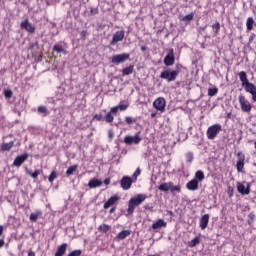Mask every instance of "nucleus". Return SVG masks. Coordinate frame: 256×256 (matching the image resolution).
Wrapping results in <instances>:
<instances>
[{"mask_svg": "<svg viewBox=\"0 0 256 256\" xmlns=\"http://www.w3.org/2000/svg\"><path fill=\"white\" fill-rule=\"evenodd\" d=\"M177 75H179V71L171 69L165 70L160 74V79H166L168 83H171V81H175L177 79Z\"/></svg>", "mask_w": 256, "mask_h": 256, "instance_id": "obj_1", "label": "nucleus"}, {"mask_svg": "<svg viewBox=\"0 0 256 256\" xmlns=\"http://www.w3.org/2000/svg\"><path fill=\"white\" fill-rule=\"evenodd\" d=\"M220 131H223L221 124H214V125L210 126L207 130L208 139H215V137H217V135H219Z\"/></svg>", "mask_w": 256, "mask_h": 256, "instance_id": "obj_2", "label": "nucleus"}, {"mask_svg": "<svg viewBox=\"0 0 256 256\" xmlns=\"http://www.w3.org/2000/svg\"><path fill=\"white\" fill-rule=\"evenodd\" d=\"M164 64L166 65V67H171V65L175 64V53L173 49H170L168 51V54L164 58Z\"/></svg>", "mask_w": 256, "mask_h": 256, "instance_id": "obj_3", "label": "nucleus"}, {"mask_svg": "<svg viewBox=\"0 0 256 256\" xmlns=\"http://www.w3.org/2000/svg\"><path fill=\"white\" fill-rule=\"evenodd\" d=\"M239 103L244 113H251V103H249L244 96H239Z\"/></svg>", "mask_w": 256, "mask_h": 256, "instance_id": "obj_4", "label": "nucleus"}, {"mask_svg": "<svg viewBox=\"0 0 256 256\" xmlns=\"http://www.w3.org/2000/svg\"><path fill=\"white\" fill-rule=\"evenodd\" d=\"M124 143L126 145H133V143L135 145H139V143H141V138L139 137V133H137L135 136H126L124 138Z\"/></svg>", "mask_w": 256, "mask_h": 256, "instance_id": "obj_5", "label": "nucleus"}, {"mask_svg": "<svg viewBox=\"0 0 256 256\" xmlns=\"http://www.w3.org/2000/svg\"><path fill=\"white\" fill-rule=\"evenodd\" d=\"M27 159H29V154L27 153L17 156L14 160L13 166L21 167L27 161Z\"/></svg>", "mask_w": 256, "mask_h": 256, "instance_id": "obj_6", "label": "nucleus"}, {"mask_svg": "<svg viewBox=\"0 0 256 256\" xmlns=\"http://www.w3.org/2000/svg\"><path fill=\"white\" fill-rule=\"evenodd\" d=\"M120 185L124 191H127V189H131V185H133V179L129 176H124L121 181Z\"/></svg>", "mask_w": 256, "mask_h": 256, "instance_id": "obj_7", "label": "nucleus"}, {"mask_svg": "<svg viewBox=\"0 0 256 256\" xmlns=\"http://www.w3.org/2000/svg\"><path fill=\"white\" fill-rule=\"evenodd\" d=\"M145 199H147V196L145 194H139L137 195V197L131 198L129 202H130V205H134V207H137L141 205V203L145 201Z\"/></svg>", "mask_w": 256, "mask_h": 256, "instance_id": "obj_8", "label": "nucleus"}, {"mask_svg": "<svg viewBox=\"0 0 256 256\" xmlns=\"http://www.w3.org/2000/svg\"><path fill=\"white\" fill-rule=\"evenodd\" d=\"M237 157V171L241 173V171H243V167H245V155L241 152H238Z\"/></svg>", "mask_w": 256, "mask_h": 256, "instance_id": "obj_9", "label": "nucleus"}, {"mask_svg": "<svg viewBox=\"0 0 256 256\" xmlns=\"http://www.w3.org/2000/svg\"><path fill=\"white\" fill-rule=\"evenodd\" d=\"M129 59V54H118L112 57V63H124V61H127Z\"/></svg>", "mask_w": 256, "mask_h": 256, "instance_id": "obj_10", "label": "nucleus"}, {"mask_svg": "<svg viewBox=\"0 0 256 256\" xmlns=\"http://www.w3.org/2000/svg\"><path fill=\"white\" fill-rule=\"evenodd\" d=\"M155 109L157 111H165V99L164 98H158L153 103Z\"/></svg>", "mask_w": 256, "mask_h": 256, "instance_id": "obj_11", "label": "nucleus"}, {"mask_svg": "<svg viewBox=\"0 0 256 256\" xmlns=\"http://www.w3.org/2000/svg\"><path fill=\"white\" fill-rule=\"evenodd\" d=\"M240 81L242 82L243 87L245 89L247 88L248 85H253V83L249 82V79H247V73L245 71H241L239 73Z\"/></svg>", "mask_w": 256, "mask_h": 256, "instance_id": "obj_12", "label": "nucleus"}, {"mask_svg": "<svg viewBox=\"0 0 256 256\" xmlns=\"http://www.w3.org/2000/svg\"><path fill=\"white\" fill-rule=\"evenodd\" d=\"M125 37V32L123 31H117L114 35H113V39L111 42V45H115V43H119V41H121L122 39H124Z\"/></svg>", "mask_w": 256, "mask_h": 256, "instance_id": "obj_13", "label": "nucleus"}, {"mask_svg": "<svg viewBox=\"0 0 256 256\" xmlns=\"http://www.w3.org/2000/svg\"><path fill=\"white\" fill-rule=\"evenodd\" d=\"M186 187L189 191H197V189H199V181L193 179L187 183Z\"/></svg>", "mask_w": 256, "mask_h": 256, "instance_id": "obj_14", "label": "nucleus"}, {"mask_svg": "<svg viewBox=\"0 0 256 256\" xmlns=\"http://www.w3.org/2000/svg\"><path fill=\"white\" fill-rule=\"evenodd\" d=\"M21 28L28 31V33H35V27L29 23V20H25L21 23Z\"/></svg>", "mask_w": 256, "mask_h": 256, "instance_id": "obj_15", "label": "nucleus"}, {"mask_svg": "<svg viewBox=\"0 0 256 256\" xmlns=\"http://www.w3.org/2000/svg\"><path fill=\"white\" fill-rule=\"evenodd\" d=\"M245 91L247 93H250L252 95V101H256V86L255 84H248L247 88H245Z\"/></svg>", "mask_w": 256, "mask_h": 256, "instance_id": "obj_16", "label": "nucleus"}, {"mask_svg": "<svg viewBox=\"0 0 256 256\" xmlns=\"http://www.w3.org/2000/svg\"><path fill=\"white\" fill-rule=\"evenodd\" d=\"M103 185V181L93 178L92 180L89 181L88 187L90 189H95L97 187H101Z\"/></svg>", "mask_w": 256, "mask_h": 256, "instance_id": "obj_17", "label": "nucleus"}, {"mask_svg": "<svg viewBox=\"0 0 256 256\" xmlns=\"http://www.w3.org/2000/svg\"><path fill=\"white\" fill-rule=\"evenodd\" d=\"M238 192L241 193V195H249L251 189L248 187H245L241 182H238L237 184Z\"/></svg>", "mask_w": 256, "mask_h": 256, "instance_id": "obj_18", "label": "nucleus"}, {"mask_svg": "<svg viewBox=\"0 0 256 256\" xmlns=\"http://www.w3.org/2000/svg\"><path fill=\"white\" fill-rule=\"evenodd\" d=\"M117 201H119V197L117 195L110 197L107 200V202L104 203V209H109V207H111V205H115V203H117Z\"/></svg>", "mask_w": 256, "mask_h": 256, "instance_id": "obj_19", "label": "nucleus"}, {"mask_svg": "<svg viewBox=\"0 0 256 256\" xmlns=\"http://www.w3.org/2000/svg\"><path fill=\"white\" fill-rule=\"evenodd\" d=\"M162 227H167V222H165V220H163V219H158L152 225V229H154V231H157V229H162Z\"/></svg>", "mask_w": 256, "mask_h": 256, "instance_id": "obj_20", "label": "nucleus"}, {"mask_svg": "<svg viewBox=\"0 0 256 256\" xmlns=\"http://www.w3.org/2000/svg\"><path fill=\"white\" fill-rule=\"evenodd\" d=\"M207 225H209V214H205L200 219V227H201V229H207Z\"/></svg>", "mask_w": 256, "mask_h": 256, "instance_id": "obj_21", "label": "nucleus"}, {"mask_svg": "<svg viewBox=\"0 0 256 256\" xmlns=\"http://www.w3.org/2000/svg\"><path fill=\"white\" fill-rule=\"evenodd\" d=\"M67 251V243L60 245L55 253V256H64Z\"/></svg>", "mask_w": 256, "mask_h": 256, "instance_id": "obj_22", "label": "nucleus"}, {"mask_svg": "<svg viewBox=\"0 0 256 256\" xmlns=\"http://www.w3.org/2000/svg\"><path fill=\"white\" fill-rule=\"evenodd\" d=\"M158 189L159 191H164V193H167V191L171 190V182L160 184Z\"/></svg>", "mask_w": 256, "mask_h": 256, "instance_id": "obj_23", "label": "nucleus"}, {"mask_svg": "<svg viewBox=\"0 0 256 256\" xmlns=\"http://www.w3.org/2000/svg\"><path fill=\"white\" fill-rule=\"evenodd\" d=\"M131 235V231L129 230H124L122 232H120L118 235H117V239H126V237H129Z\"/></svg>", "mask_w": 256, "mask_h": 256, "instance_id": "obj_24", "label": "nucleus"}, {"mask_svg": "<svg viewBox=\"0 0 256 256\" xmlns=\"http://www.w3.org/2000/svg\"><path fill=\"white\" fill-rule=\"evenodd\" d=\"M131 73H133V65H130V66L122 69V75L123 76L131 75Z\"/></svg>", "mask_w": 256, "mask_h": 256, "instance_id": "obj_25", "label": "nucleus"}, {"mask_svg": "<svg viewBox=\"0 0 256 256\" xmlns=\"http://www.w3.org/2000/svg\"><path fill=\"white\" fill-rule=\"evenodd\" d=\"M194 179H197V181H203V179H205V174L203 173V171L201 170H198L196 173H195V178Z\"/></svg>", "mask_w": 256, "mask_h": 256, "instance_id": "obj_26", "label": "nucleus"}, {"mask_svg": "<svg viewBox=\"0 0 256 256\" xmlns=\"http://www.w3.org/2000/svg\"><path fill=\"white\" fill-rule=\"evenodd\" d=\"M254 23H255V21L253 20L252 17H249L247 19L246 26H247L248 31H253V24Z\"/></svg>", "mask_w": 256, "mask_h": 256, "instance_id": "obj_27", "label": "nucleus"}, {"mask_svg": "<svg viewBox=\"0 0 256 256\" xmlns=\"http://www.w3.org/2000/svg\"><path fill=\"white\" fill-rule=\"evenodd\" d=\"M12 147H13V141L2 144L1 149L2 151H10Z\"/></svg>", "mask_w": 256, "mask_h": 256, "instance_id": "obj_28", "label": "nucleus"}, {"mask_svg": "<svg viewBox=\"0 0 256 256\" xmlns=\"http://www.w3.org/2000/svg\"><path fill=\"white\" fill-rule=\"evenodd\" d=\"M201 242V239L199 237H195L193 240L189 242V247H197L199 243Z\"/></svg>", "mask_w": 256, "mask_h": 256, "instance_id": "obj_29", "label": "nucleus"}, {"mask_svg": "<svg viewBox=\"0 0 256 256\" xmlns=\"http://www.w3.org/2000/svg\"><path fill=\"white\" fill-rule=\"evenodd\" d=\"M39 215H41V212L31 213L30 214V221L35 223L37 219H39Z\"/></svg>", "mask_w": 256, "mask_h": 256, "instance_id": "obj_30", "label": "nucleus"}, {"mask_svg": "<svg viewBox=\"0 0 256 256\" xmlns=\"http://www.w3.org/2000/svg\"><path fill=\"white\" fill-rule=\"evenodd\" d=\"M219 89L217 88H209L208 89V95L209 97H215V95H217Z\"/></svg>", "mask_w": 256, "mask_h": 256, "instance_id": "obj_31", "label": "nucleus"}, {"mask_svg": "<svg viewBox=\"0 0 256 256\" xmlns=\"http://www.w3.org/2000/svg\"><path fill=\"white\" fill-rule=\"evenodd\" d=\"M5 99H11L13 97V91L11 89L4 90Z\"/></svg>", "mask_w": 256, "mask_h": 256, "instance_id": "obj_32", "label": "nucleus"}, {"mask_svg": "<svg viewBox=\"0 0 256 256\" xmlns=\"http://www.w3.org/2000/svg\"><path fill=\"white\" fill-rule=\"evenodd\" d=\"M74 171H77V165L70 166L66 171V175L69 177L70 175H73Z\"/></svg>", "mask_w": 256, "mask_h": 256, "instance_id": "obj_33", "label": "nucleus"}, {"mask_svg": "<svg viewBox=\"0 0 256 256\" xmlns=\"http://www.w3.org/2000/svg\"><path fill=\"white\" fill-rule=\"evenodd\" d=\"M26 173L31 175L33 179H37V177H39V170H35L34 173H31L30 170L26 168Z\"/></svg>", "mask_w": 256, "mask_h": 256, "instance_id": "obj_34", "label": "nucleus"}, {"mask_svg": "<svg viewBox=\"0 0 256 256\" xmlns=\"http://www.w3.org/2000/svg\"><path fill=\"white\" fill-rule=\"evenodd\" d=\"M109 229H111V226L104 224L99 226L98 230L102 231V233H107V231H109Z\"/></svg>", "mask_w": 256, "mask_h": 256, "instance_id": "obj_35", "label": "nucleus"}, {"mask_svg": "<svg viewBox=\"0 0 256 256\" xmlns=\"http://www.w3.org/2000/svg\"><path fill=\"white\" fill-rule=\"evenodd\" d=\"M55 179H57V173L55 171H52L49 178H48V181L50 183H53V181H55Z\"/></svg>", "mask_w": 256, "mask_h": 256, "instance_id": "obj_36", "label": "nucleus"}, {"mask_svg": "<svg viewBox=\"0 0 256 256\" xmlns=\"http://www.w3.org/2000/svg\"><path fill=\"white\" fill-rule=\"evenodd\" d=\"M170 191L171 193H175V191H181V185L173 186V183H171Z\"/></svg>", "mask_w": 256, "mask_h": 256, "instance_id": "obj_37", "label": "nucleus"}, {"mask_svg": "<svg viewBox=\"0 0 256 256\" xmlns=\"http://www.w3.org/2000/svg\"><path fill=\"white\" fill-rule=\"evenodd\" d=\"M128 215H133V212L135 211V205L131 204V202H129L128 205Z\"/></svg>", "mask_w": 256, "mask_h": 256, "instance_id": "obj_38", "label": "nucleus"}, {"mask_svg": "<svg viewBox=\"0 0 256 256\" xmlns=\"http://www.w3.org/2000/svg\"><path fill=\"white\" fill-rule=\"evenodd\" d=\"M194 14L190 13L182 18V21H193Z\"/></svg>", "mask_w": 256, "mask_h": 256, "instance_id": "obj_39", "label": "nucleus"}, {"mask_svg": "<svg viewBox=\"0 0 256 256\" xmlns=\"http://www.w3.org/2000/svg\"><path fill=\"white\" fill-rule=\"evenodd\" d=\"M82 251L81 250H74L67 256H81Z\"/></svg>", "mask_w": 256, "mask_h": 256, "instance_id": "obj_40", "label": "nucleus"}, {"mask_svg": "<svg viewBox=\"0 0 256 256\" xmlns=\"http://www.w3.org/2000/svg\"><path fill=\"white\" fill-rule=\"evenodd\" d=\"M106 122H107V123H113V115H111V112H109V113L106 115Z\"/></svg>", "mask_w": 256, "mask_h": 256, "instance_id": "obj_41", "label": "nucleus"}, {"mask_svg": "<svg viewBox=\"0 0 256 256\" xmlns=\"http://www.w3.org/2000/svg\"><path fill=\"white\" fill-rule=\"evenodd\" d=\"M53 50L56 51L57 53H63V47L59 45H55Z\"/></svg>", "mask_w": 256, "mask_h": 256, "instance_id": "obj_42", "label": "nucleus"}, {"mask_svg": "<svg viewBox=\"0 0 256 256\" xmlns=\"http://www.w3.org/2000/svg\"><path fill=\"white\" fill-rule=\"evenodd\" d=\"M127 107H129V104H120L118 105V110L120 109V111H125Z\"/></svg>", "mask_w": 256, "mask_h": 256, "instance_id": "obj_43", "label": "nucleus"}, {"mask_svg": "<svg viewBox=\"0 0 256 256\" xmlns=\"http://www.w3.org/2000/svg\"><path fill=\"white\" fill-rule=\"evenodd\" d=\"M38 113H47V108L45 106L38 107Z\"/></svg>", "mask_w": 256, "mask_h": 256, "instance_id": "obj_44", "label": "nucleus"}, {"mask_svg": "<svg viewBox=\"0 0 256 256\" xmlns=\"http://www.w3.org/2000/svg\"><path fill=\"white\" fill-rule=\"evenodd\" d=\"M186 157H187V160L189 163H191V161H193V153H191V152L187 153Z\"/></svg>", "mask_w": 256, "mask_h": 256, "instance_id": "obj_45", "label": "nucleus"}, {"mask_svg": "<svg viewBox=\"0 0 256 256\" xmlns=\"http://www.w3.org/2000/svg\"><path fill=\"white\" fill-rule=\"evenodd\" d=\"M139 175H141V169H137L134 174H133V178L136 179V177H139Z\"/></svg>", "mask_w": 256, "mask_h": 256, "instance_id": "obj_46", "label": "nucleus"}, {"mask_svg": "<svg viewBox=\"0 0 256 256\" xmlns=\"http://www.w3.org/2000/svg\"><path fill=\"white\" fill-rule=\"evenodd\" d=\"M212 27L213 29H216V31H219L221 29V24H219V22H216Z\"/></svg>", "mask_w": 256, "mask_h": 256, "instance_id": "obj_47", "label": "nucleus"}, {"mask_svg": "<svg viewBox=\"0 0 256 256\" xmlns=\"http://www.w3.org/2000/svg\"><path fill=\"white\" fill-rule=\"evenodd\" d=\"M90 13L91 15H97L99 13V10L97 8L91 9Z\"/></svg>", "mask_w": 256, "mask_h": 256, "instance_id": "obj_48", "label": "nucleus"}, {"mask_svg": "<svg viewBox=\"0 0 256 256\" xmlns=\"http://www.w3.org/2000/svg\"><path fill=\"white\" fill-rule=\"evenodd\" d=\"M94 119H97V121H101V119H103V115H101V114H96V115L94 116Z\"/></svg>", "mask_w": 256, "mask_h": 256, "instance_id": "obj_49", "label": "nucleus"}, {"mask_svg": "<svg viewBox=\"0 0 256 256\" xmlns=\"http://www.w3.org/2000/svg\"><path fill=\"white\" fill-rule=\"evenodd\" d=\"M117 111H119L118 106L111 108L110 113H117Z\"/></svg>", "mask_w": 256, "mask_h": 256, "instance_id": "obj_50", "label": "nucleus"}, {"mask_svg": "<svg viewBox=\"0 0 256 256\" xmlns=\"http://www.w3.org/2000/svg\"><path fill=\"white\" fill-rule=\"evenodd\" d=\"M126 123H128V125H131V123H133V119L131 117H126Z\"/></svg>", "mask_w": 256, "mask_h": 256, "instance_id": "obj_51", "label": "nucleus"}, {"mask_svg": "<svg viewBox=\"0 0 256 256\" xmlns=\"http://www.w3.org/2000/svg\"><path fill=\"white\" fill-rule=\"evenodd\" d=\"M109 183H111V180H110L109 178H106V179L104 180V184H105V185H109Z\"/></svg>", "mask_w": 256, "mask_h": 256, "instance_id": "obj_52", "label": "nucleus"}, {"mask_svg": "<svg viewBox=\"0 0 256 256\" xmlns=\"http://www.w3.org/2000/svg\"><path fill=\"white\" fill-rule=\"evenodd\" d=\"M249 219H251V221H253V219H255V214H253V213L249 214Z\"/></svg>", "mask_w": 256, "mask_h": 256, "instance_id": "obj_53", "label": "nucleus"}, {"mask_svg": "<svg viewBox=\"0 0 256 256\" xmlns=\"http://www.w3.org/2000/svg\"><path fill=\"white\" fill-rule=\"evenodd\" d=\"M233 117V114L231 112L227 113V119H231Z\"/></svg>", "mask_w": 256, "mask_h": 256, "instance_id": "obj_54", "label": "nucleus"}, {"mask_svg": "<svg viewBox=\"0 0 256 256\" xmlns=\"http://www.w3.org/2000/svg\"><path fill=\"white\" fill-rule=\"evenodd\" d=\"M109 138L113 139V131H109Z\"/></svg>", "mask_w": 256, "mask_h": 256, "instance_id": "obj_55", "label": "nucleus"}, {"mask_svg": "<svg viewBox=\"0 0 256 256\" xmlns=\"http://www.w3.org/2000/svg\"><path fill=\"white\" fill-rule=\"evenodd\" d=\"M28 256H35V252L30 251V252L28 253Z\"/></svg>", "mask_w": 256, "mask_h": 256, "instance_id": "obj_56", "label": "nucleus"}, {"mask_svg": "<svg viewBox=\"0 0 256 256\" xmlns=\"http://www.w3.org/2000/svg\"><path fill=\"white\" fill-rule=\"evenodd\" d=\"M141 51H147V46H142Z\"/></svg>", "mask_w": 256, "mask_h": 256, "instance_id": "obj_57", "label": "nucleus"}, {"mask_svg": "<svg viewBox=\"0 0 256 256\" xmlns=\"http://www.w3.org/2000/svg\"><path fill=\"white\" fill-rule=\"evenodd\" d=\"M110 213H115V207H112V208L110 209Z\"/></svg>", "mask_w": 256, "mask_h": 256, "instance_id": "obj_58", "label": "nucleus"}, {"mask_svg": "<svg viewBox=\"0 0 256 256\" xmlns=\"http://www.w3.org/2000/svg\"><path fill=\"white\" fill-rule=\"evenodd\" d=\"M156 115H157V113H152L151 114V117L153 118V117H156Z\"/></svg>", "mask_w": 256, "mask_h": 256, "instance_id": "obj_59", "label": "nucleus"}, {"mask_svg": "<svg viewBox=\"0 0 256 256\" xmlns=\"http://www.w3.org/2000/svg\"><path fill=\"white\" fill-rule=\"evenodd\" d=\"M3 245H5V242L1 240V247H3Z\"/></svg>", "mask_w": 256, "mask_h": 256, "instance_id": "obj_60", "label": "nucleus"}, {"mask_svg": "<svg viewBox=\"0 0 256 256\" xmlns=\"http://www.w3.org/2000/svg\"><path fill=\"white\" fill-rule=\"evenodd\" d=\"M86 33H87L86 31H82L83 37H85V34H86Z\"/></svg>", "mask_w": 256, "mask_h": 256, "instance_id": "obj_61", "label": "nucleus"}, {"mask_svg": "<svg viewBox=\"0 0 256 256\" xmlns=\"http://www.w3.org/2000/svg\"><path fill=\"white\" fill-rule=\"evenodd\" d=\"M1 233H3V226L1 227Z\"/></svg>", "mask_w": 256, "mask_h": 256, "instance_id": "obj_62", "label": "nucleus"}]
</instances>
